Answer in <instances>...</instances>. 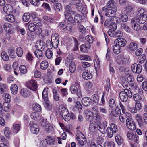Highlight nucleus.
Returning a JSON list of instances; mask_svg holds the SVG:
<instances>
[{
  "mask_svg": "<svg viewBox=\"0 0 147 147\" xmlns=\"http://www.w3.org/2000/svg\"><path fill=\"white\" fill-rule=\"evenodd\" d=\"M83 2L76 3L75 6L77 10L79 11H82L84 8L86 9V5H83Z\"/></svg>",
  "mask_w": 147,
  "mask_h": 147,
  "instance_id": "a211bd4d",
  "label": "nucleus"
},
{
  "mask_svg": "<svg viewBox=\"0 0 147 147\" xmlns=\"http://www.w3.org/2000/svg\"><path fill=\"white\" fill-rule=\"evenodd\" d=\"M104 25L107 26L109 29L115 30L117 28V25L114 21V19L111 18L107 20L105 22Z\"/></svg>",
  "mask_w": 147,
  "mask_h": 147,
  "instance_id": "423d86ee",
  "label": "nucleus"
},
{
  "mask_svg": "<svg viewBox=\"0 0 147 147\" xmlns=\"http://www.w3.org/2000/svg\"><path fill=\"white\" fill-rule=\"evenodd\" d=\"M10 90L12 94H16L18 91L17 85L15 84L11 85L10 87Z\"/></svg>",
  "mask_w": 147,
  "mask_h": 147,
  "instance_id": "7c9ffc66",
  "label": "nucleus"
},
{
  "mask_svg": "<svg viewBox=\"0 0 147 147\" xmlns=\"http://www.w3.org/2000/svg\"><path fill=\"white\" fill-rule=\"evenodd\" d=\"M26 85L28 88L33 91H36L38 88L37 82L34 80L27 81L26 83Z\"/></svg>",
  "mask_w": 147,
  "mask_h": 147,
  "instance_id": "1a4fd4ad",
  "label": "nucleus"
},
{
  "mask_svg": "<svg viewBox=\"0 0 147 147\" xmlns=\"http://www.w3.org/2000/svg\"><path fill=\"white\" fill-rule=\"evenodd\" d=\"M119 18L121 21L124 22H126L128 19L127 16L125 14H122L120 15Z\"/></svg>",
  "mask_w": 147,
  "mask_h": 147,
  "instance_id": "680f3d73",
  "label": "nucleus"
},
{
  "mask_svg": "<svg viewBox=\"0 0 147 147\" xmlns=\"http://www.w3.org/2000/svg\"><path fill=\"white\" fill-rule=\"evenodd\" d=\"M48 66V63L47 61L45 60L41 63L40 65V68L43 70H46Z\"/></svg>",
  "mask_w": 147,
  "mask_h": 147,
  "instance_id": "e433bc0d",
  "label": "nucleus"
},
{
  "mask_svg": "<svg viewBox=\"0 0 147 147\" xmlns=\"http://www.w3.org/2000/svg\"><path fill=\"white\" fill-rule=\"evenodd\" d=\"M107 7L108 9H113L115 8L117 9V7L115 5V1L114 0H110L108 1L107 3Z\"/></svg>",
  "mask_w": 147,
  "mask_h": 147,
  "instance_id": "393cba45",
  "label": "nucleus"
},
{
  "mask_svg": "<svg viewBox=\"0 0 147 147\" xmlns=\"http://www.w3.org/2000/svg\"><path fill=\"white\" fill-rule=\"evenodd\" d=\"M77 140L78 144L81 146L84 145L86 143V139L85 137L82 138H80Z\"/></svg>",
  "mask_w": 147,
  "mask_h": 147,
  "instance_id": "6e6d98bb",
  "label": "nucleus"
},
{
  "mask_svg": "<svg viewBox=\"0 0 147 147\" xmlns=\"http://www.w3.org/2000/svg\"><path fill=\"white\" fill-rule=\"evenodd\" d=\"M79 58L80 60H85L87 61L91 60V59L89 56L86 55H81L79 56Z\"/></svg>",
  "mask_w": 147,
  "mask_h": 147,
  "instance_id": "5fc2aeb1",
  "label": "nucleus"
},
{
  "mask_svg": "<svg viewBox=\"0 0 147 147\" xmlns=\"http://www.w3.org/2000/svg\"><path fill=\"white\" fill-rule=\"evenodd\" d=\"M91 99L88 97H85L83 98L82 100V105L85 106H88L90 104Z\"/></svg>",
  "mask_w": 147,
  "mask_h": 147,
  "instance_id": "5701e85b",
  "label": "nucleus"
},
{
  "mask_svg": "<svg viewBox=\"0 0 147 147\" xmlns=\"http://www.w3.org/2000/svg\"><path fill=\"white\" fill-rule=\"evenodd\" d=\"M44 106L48 110L51 109L52 108L51 104L49 101L48 100L47 101H45Z\"/></svg>",
  "mask_w": 147,
  "mask_h": 147,
  "instance_id": "338daca9",
  "label": "nucleus"
},
{
  "mask_svg": "<svg viewBox=\"0 0 147 147\" xmlns=\"http://www.w3.org/2000/svg\"><path fill=\"white\" fill-rule=\"evenodd\" d=\"M55 139L53 137L49 136H47V138L45 140L41 142L42 146H45L47 144L50 146H51L54 144Z\"/></svg>",
  "mask_w": 147,
  "mask_h": 147,
  "instance_id": "9b49d317",
  "label": "nucleus"
},
{
  "mask_svg": "<svg viewBox=\"0 0 147 147\" xmlns=\"http://www.w3.org/2000/svg\"><path fill=\"white\" fill-rule=\"evenodd\" d=\"M52 92L54 100L56 101H59L60 100V96L56 88H54L53 89Z\"/></svg>",
  "mask_w": 147,
  "mask_h": 147,
  "instance_id": "6ab92c4d",
  "label": "nucleus"
},
{
  "mask_svg": "<svg viewBox=\"0 0 147 147\" xmlns=\"http://www.w3.org/2000/svg\"><path fill=\"white\" fill-rule=\"evenodd\" d=\"M7 87L6 84L3 83H0V92L1 94L6 92L7 91Z\"/></svg>",
  "mask_w": 147,
  "mask_h": 147,
  "instance_id": "c85d7f7f",
  "label": "nucleus"
},
{
  "mask_svg": "<svg viewBox=\"0 0 147 147\" xmlns=\"http://www.w3.org/2000/svg\"><path fill=\"white\" fill-rule=\"evenodd\" d=\"M49 49L46 51L45 55L46 57L49 59H50L53 56V53L52 50H51V48L48 47Z\"/></svg>",
  "mask_w": 147,
  "mask_h": 147,
  "instance_id": "58836bf2",
  "label": "nucleus"
},
{
  "mask_svg": "<svg viewBox=\"0 0 147 147\" xmlns=\"http://www.w3.org/2000/svg\"><path fill=\"white\" fill-rule=\"evenodd\" d=\"M33 24L37 26H42V24L41 21L38 18H33Z\"/></svg>",
  "mask_w": 147,
  "mask_h": 147,
  "instance_id": "37998d69",
  "label": "nucleus"
},
{
  "mask_svg": "<svg viewBox=\"0 0 147 147\" xmlns=\"http://www.w3.org/2000/svg\"><path fill=\"white\" fill-rule=\"evenodd\" d=\"M102 10L106 16L109 17H112L115 16L117 9L115 8H114V9H108L106 7H103Z\"/></svg>",
  "mask_w": 147,
  "mask_h": 147,
  "instance_id": "39448f33",
  "label": "nucleus"
},
{
  "mask_svg": "<svg viewBox=\"0 0 147 147\" xmlns=\"http://www.w3.org/2000/svg\"><path fill=\"white\" fill-rule=\"evenodd\" d=\"M100 107L99 108V109L100 110V111L101 113H102V114H103L105 116L102 119H104L105 117V115H104V114H106L107 113L108 111L107 109V108L106 107L104 106H99ZM99 113L101 114L99 112Z\"/></svg>",
  "mask_w": 147,
  "mask_h": 147,
  "instance_id": "f704fd0d",
  "label": "nucleus"
},
{
  "mask_svg": "<svg viewBox=\"0 0 147 147\" xmlns=\"http://www.w3.org/2000/svg\"><path fill=\"white\" fill-rule=\"evenodd\" d=\"M126 115L127 117L126 120V125L127 127L131 130H134L136 127V125L134 122L132 117L130 116L129 113H126Z\"/></svg>",
  "mask_w": 147,
  "mask_h": 147,
  "instance_id": "20e7f679",
  "label": "nucleus"
},
{
  "mask_svg": "<svg viewBox=\"0 0 147 147\" xmlns=\"http://www.w3.org/2000/svg\"><path fill=\"white\" fill-rule=\"evenodd\" d=\"M104 147H115L114 142L112 141H110L105 142L104 144Z\"/></svg>",
  "mask_w": 147,
  "mask_h": 147,
  "instance_id": "69168bd1",
  "label": "nucleus"
},
{
  "mask_svg": "<svg viewBox=\"0 0 147 147\" xmlns=\"http://www.w3.org/2000/svg\"><path fill=\"white\" fill-rule=\"evenodd\" d=\"M119 95L121 100L123 102L127 100L128 97L131 98L132 96L131 92L127 89H124L123 91L120 92Z\"/></svg>",
  "mask_w": 147,
  "mask_h": 147,
  "instance_id": "7ed1b4c3",
  "label": "nucleus"
},
{
  "mask_svg": "<svg viewBox=\"0 0 147 147\" xmlns=\"http://www.w3.org/2000/svg\"><path fill=\"white\" fill-rule=\"evenodd\" d=\"M128 49L130 51H134L137 48V45L136 43H131L128 46Z\"/></svg>",
  "mask_w": 147,
  "mask_h": 147,
  "instance_id": "a18cd8bd",
  "label": "nucleus"
},
{
  "mask_svg": "<svg viewBox=\"0 0 147 147\" xmlns=\"http://www.w3.org/2000/svg\"><path fill=\"white\" fill-rule=\"evenodd\" d=\"M61 115L63 119L66 121H69L71 119L70 114L68 111L64 112V113Z\"/></svg>",
  "mask_w": 147,
  "mask_h": 147,
  "instance_id": "bb28decb",
  "label": "nucleus"
},
{
  "mask_svg": "<svg viewBox=\"0 0 147 147\" xmlns=\"http://www.w3.org/2000/svg\"><path fill=\"white\" fill-rule=\"evenodd\" d=\"M89 129L90 131L92 133H94L98 130L97 127L93 123L90 124Z\"/></svg>",
  "mask_w": 147,
  "mask_h": 147,
  "instance_id": "864d4df0",
  "label": "nucleus"
},
{
  "mask_svg": "<svg viewBox=\"0 0 147 147\" xmlns=\"http://www.w3.org/2000/svg\"><path fill=\"white\" fill-rule=\"evenodd\" d=\"M78 31L81 34H84L86 32V29L84 27L82 24L80 23H78Z\"/></svg>",
  "mask_w": 147,
  "mask_h": 147,
  "instance_id": "c03bdc74",
  "label": "nucleus"
},
{
  "mask_svg": "<svg viewBox=\"0 0 147 147\" xmlns=\"http://www.w3.org/2000/svg\"><path fill=\"white\" fill-rule=\"evenodd\" d=\"M29 126L30 127V130L34 134H37L39 131L38 125L34 123L33 121H30Z\"/></svg>",
  "mask_w": 147,
  "mask_h": 147,
  "instance_id": "ddd939ff",
  "label": "nucleus"
},
{
  "mask_svg": "<svg viewBox=\"0 0 147 147\" xmlns=\"http://www.w3.org/2000/svg\"><path fill=\"white\" fill-rule=\"evenodd\" d=\"M45 131L47 133L51 132L53 130V126L50 124H48L45 127Z\"/></svg>",
  "mask_w": 147,
  "mask_h": 147,
  "instance_id": "3c124183",
  "label": "nucleus"
},
{
  "mask_svg": "<svg viewBox=\"0 0 147 147\" xmlns=\"http://www.w3.org/2000/svg\"><path fill=\"white\" fill-rule=\"evenodd\" d=\"M3 28L5 31L11 34L13 33L12 31V26L9 24L7 23H5L3 25Z\"/></svg>",
  "mask_w": 147,
  "mask_h": 147,
  "instance_id": "aec40b11",
  "label": "nucleus"
},
{
  "mask_svg": "<svg viewBox=\"0 0 147 147\" xmlns=\"http://www.w3.org/2000/svg\"><path fill=\"white\" fill-rule=\"evenodd\" d=\"M4 134L7 138H9L11 135L10 130L8 127H6L4 129Z\"/></svg>",
  "mask_w": 147,
  "mask_h": 147,
  "instance_id": "774afa93",
  "label": "nucleus"
},
{
  "mask_svg": "<svg viewBox=\"0 0 147 147\" xmlns=\"http://www.w3.org/2000/svg\"><path fill=\"white\" fill-rule=\"evenodd\" d=\"M115 30L109 29L108 31V34L109 36L111 37L116 38L122 36L123 33L120 31H115Z\"/></svg>",
  "mask_w": 147,
  "mask_h": 147,
  "instance_id": "9d476101",
  "label": "nucleus"
},
{
  "mask_svg": "<svg viewBox=\"0 0 147 147\" xmlns=\"http://www.w3.org/2000/svg\"><path fill=\"white\" fill-rule=\"evenodd\" d=\"M83 133L80 131L78 130L76 132V140L85 137Z\"/></svg>",
  "mask_w": 147,
  "mask_h": 147,
  "instance_id": "49530a36",
  "label": "nucleus"
},
{
  "mask_svg": "<svg viewBox=\"0 0 147 147\" xmlns=\"http://www.w3.org/2000/svg\"><path fill=\"white\" fill-rule=\"evenodd\" d=\"M0 147H8L9 142L6 140L4 137L3 136L0 137Z\"/></svg>",
  "mask_w": 147,
  "mask_h": 147,
  "instance_id": "f3484780",
  "label": "nucleus"
},
{
  "mask_svg": "<svg viewBox=\"0 0 147 147\" xmlns=\"http://www.w3.org/2000/svg\"><path fill=\"white\" fill-rule=\"evenodd\" d=\"M5 20L6 21L11 23L14 22L15 20L14 16L13 15L10 14L6 15Z\"/></svg>",
  "mask_w": 147,
  "mask_h": 147,
  "instance_id": "c9c22d12",
  "label": "nucleus"
},
{
  "mask_svg": "<svg viewBox=\"0 0 147 147\" xmlns=\"http://www.w3.org/2000/svg\"><path fill=\"white\" fill-rule=\"evenodd\" d=\"M34 54L39 59H41L43 55V53L39 49L36 50L34 52Z\"/></svg>",
  "mask_w": 147,
  "mask_h": 147,
  "instance_id": "a878e982",
  "label": "nucleus"
},
{
  "mask_svg": "<svg viewBox=\"0 0 147 147\" xmlns=\"http://www.w3.org/2000/svg\"><path fill=\"white\" fill-rule=\"evenodd\" d=\"M2 98L6 102H10V96L8 94L4 93L2 96Z\"/></svg>",
  "mask_w": 147,
  "mask_h": 147,
  "instance_id": "0e129e2a",
  "label": "nucleus"
},
{
  "mask_svg": "<svg viewBox=\"0 0 147 147\" xmlns=\"http://www.w3.org/2000/svg\"><path fill=\"white\" fill-rule=\"evenodd\" d=\"M146 57L145 55H142L140 56L138 59V61L139 63L142 64L146 60Z\"/></svg>",
  "mask_w": 147,
  "mask_h": 147,
  "instance_id": "e2e57ef3",
  "label": "nucleus"
},
{
  "mask_svg": "<svg viewBox=\"0 0 147 147\" xmlns=\"http://www.w3.org/2000/svg\"><path fill=\"white\" fill-rule=\"evenodd\" d=\"M82 76L84 79L87 80L91 78H92V75L90 72L85 71L83 73Z\"/></svg>",
  "mask_w": 147,
  "mask_h": 147,
  "instance_id": "cd10ccee",
  "label": "nucleus"
},
{
  "mask_svg": "<svg viewBox=\"0 0 147 147\" xmlns=\"http://www.w3.org/2000/svg\"><path fill=\"white\" fill-rule=\"evenodd\" d=\"M30 116L32 119L36 121H38L41 119V117L40 115L36 112L32 113Z\"/></svg>",
  "mask_w": 147,
  "mask_h": 147,
  "instance_id": "412c9836",
  "label": "nucleus"
},
{
  "mask_svg": "<svg viewBox=\"0 0 147 147\" xmlns=\"http://www.w3.org/2000/svg\"><path fill=\"white\" fill-rule=\"evenodd\" d=\"M115 42H117V45L121 47H125L127 43V41L125 39L122 38L116 39L115 40Z\"/></svg>",
  "mask_w": 147,
  "mask_h": 147,
  "instance_id": "dca6fc26",
  "label": "nucleus"
},
{
  "mask_svg": "<svg viewBox=\"0 0 147 147\" xmlns=\"http://www.w3.org/2000/svg\"><path fill=\"white\" fill-rule=\"evenodd\" d=\"M3 10L7 14L11 13L13 12V9L12 7L9 4H6L3 7Z\"/></svg>",
  "mask_w": 147,
  "mask_h": 147,
  "instance_id": "2eb2a0df",
  "label": "nucleus"
},
{
  "mask_svg": "<svg viewBox=\"0 0 147 147\" xmlns=\"http://www.w3.org/2000/svg\"><path fill=\"white\" fill-rule=\"evenodd\" d=\"M48 88H45L44 89L42 93V97L45 101H47L48 100Z\"/></svg>",
  "mask_w": 147,
  "mask_h": 147,
  "instance_id": "72a5a7b5",
  "label": "nucleus"
},
{
  "mask_svg": "<svg viewBox=\"0 0 147 147\" xmlns=\"http://www.w3.org/2000/svg\"><path fill=\"white\" fill-rule=\"evenodd\" d=\"M20 93L22 96L25 97H28L30 95V93L28 90L24 88L21 89Z\"/></svg>",
  "mask_w": 147,
  "mask_h": 147,
  "instance_id": "2f4dec72",
  "label": "nucleus"
},
{
  "mask_svg": "<svg viewBox=\"0 0 147 147\" xmlns=\"http://www.w3.org/2000/svg\"><path fill=\"white\" fill-rule=\"evenodd\" d=\"M65 9L66 12L71 15H74L76 14V13L74 11V9L72 7H70L69 5L66 6Z\"/></svg>",
  "mask_w": 147,
  "mask_h": 147,
  "instance_id": "b1692460",
  "label": "nucleus"
},
{
  "mask_svg": "<svg viewBox=\"0 0 147 147\" xmlns=\"http://www.w3.org/2000/svg\"><path fill=\"white\" fill-rule=\"evenodd\" d=\"M133 98L136 102H140L141 100L143 102H145L146 101V100L144 99L142 100L141 96L137 93L133 95Z\"/></svg>",
  "mask_w": 147,
  "mask_h": 147,
  "instance_id": "c756f323",
  "label": "nucleus"
},
{
  "mask_svg": "<svg viewBox=\"0 0 147 147\" xmlns=\"http://www.w3.org/2000/svg\"><path fill=\"white\" fill-rule=\"evenodd\" d=\"M121 29H124L126 32L130 33L131 32L130 28L125 23L122 24L121 25Z\"/></svg>",
  "mask_w": 147,
  "mask_h": 147,
  "instance_id": "de8ad7c7",
  "label": "nucleus"
},
{
  "mask_svg": "<svg viewBox=\"0 0 147 147\" xmlns=\"http://www.w3.org/2000/svg\"><path fill=\"white\" fill-rule=\"evenodd\" d=\"M105 87L107 92H109L111 88V86L110 85V80L109 78H107L106 80Z\"/></svg>",
  "mask_w": 147,
  "mask_h": 147,
  "instance_id": "13d9d810",
  "label": "nucleus"
},
{
  "mask_svg": "<svg viewBox=\"0 0 147 147\" xmlns=\"http://www.w3.org/2000/svg\"><path fill=\"white\" fill-rule=\"evenodd\" d=\"M135 118L140 126L142 125L143 123L142 117L140 115L136 114L135 115Z\"/></svg>",
  "mask_w": 147,
  "mask_h": 147,
  "instance_id": "79ce46f5",
  "label": "nucleus"
},
{
  "mask_svg": "<svg viewBox=\"0 0 147 147\" xmlns=\"http://www.w3.org/2000/svg\"><path fill=\"white\" fill-rule=\"evenodd\" d=\"M132 71L134 73H140L142 71V67L141 65L136 63L133 64L131 66Z\"/></svg>",
  "mask_w": 147,
  "mask_h": 147,
  "instance_id": "4468645a",
  "label": "nucleus"
},
{
  "mask_svg": "<svg viewBox=\"0 0 147 147\" xmlns=\"http://www.w3.org/2000/svg\"><path fill=\"white\" fill-rule=\"evenodd\" d=\"M54 9L57 12H59L62 9V6L60 3H57L53 5Z\"/></svg>",
  "mask_w": 147,
  "mask_h": 147,
  "instance_id": "ea45409f",
  "label": "nucleus"
},
{
  "mask_svg": "<svg viewBox=\"0 0 147 147\" xmlns=\"http://www.w3.org/2000/svg\"><path fill=\"white\" fill-rule=\"evenodd\" d=\"M121 47L116 44L113 46V52L115 54H118L121 51Z\"/></svg>",
  "mask_w": 147,
  "mask_h": 147,
  "instance_id": "473e14b6",
  "label": "nucleus"
},
{
  "mask_svg": "<svg viewBox=\"0 0 147 147\" xmlns=\"http://www.w3.org/2000/svg\"><path fill=\"white\" fill-rule=\"evenodd\" d=\"M69 70L71 73L74 72L76 70V66L74 62H71L69 66Z\"/></svg>",
  "mask_w": 147,
  "mask_h": 147,
  "instance_id": "09e8293b",
  "label": "nucleus"
},
{
  "mask_svg": "<svg viewBox=\"0 0 147 147\" xmlns=\"http://www.w3.org/2000/svg\"><path fill=\"white\" fill-rule=\"evenodd\" d=\"M16 54L19 57H21L23 53V51L22 49L20 47H18L16 50Z\"/></svg>",
  "mask_w": 147,
  "mask_h": 147,
  "instance_id": "603ef678",
  "label": "nucleus"
},
{
  "mask_svg": "<svg viewBox=\"0 0 147 147\" xmlns=\"http://www.w3.org/2000/svg\"><path fill=\"white\" fill-rule=\"evenodd\" d=\"M92 105L94 106L92 108V113L94 119L99 122L100 120L103 118L105 116L99 113L97 107L96 106L99 100L98 95L96 94H94L92 96Z\"/></svg>",
  "mask_w": 147,
  "mask_h": 147,
  "instance_id": "f257e3e1",
  "label": "nucleus"
},
{
  "mask_svg": "<svg viewBox=\"0 0 147 147\" xmlns=\"http://www.w3.org/2000/svg\"><path fill=\"white\" fill-rule=\"evenodd\" d=\"M147 20L146 15L144 14L140 16H138L136 17L133 18L131 20V23L137 22L140 24L144 23Z\"/></svg>",
  "mask_w": 147,
  "mask_h": 147,
  "instance_id": "0eeeda50",
  "label": "nucleus"
},
{
  "mask_svg": "<svg viewBox=\"0 0 147 147\" xmlns=\"http://www.w3.org/2000/svg\"><path fill=\"white\" fill-rule=\"evenodd\" d=\"M76 85L78 87H77L74 85H71L70 88V90L72 94H74L76 92V94L79 97L82 96V93L80 85L78 83H76Z\"/></svg>",
  "mask_w": 147,
  "mask_h": 147,
  "instance_id": "6e6552de",
  "label": "nucleus"
},
{
  "mask_svg": "<svg viewBox=\"0 0 147 147\" xmlns=\"http://www.w3.org/2000/svg\"><path fill=\"white\" fill-rule=\"evenodd\" d=\"M59 35L57 34H52L51 38V42L49 40L46 42L47 46L50 47L51 49L53 47L54 48H57L59 42Z\"/></svg>",
  "mask_w": 147,
  "mask_h": 147,
  "instance_id": "f03ea898",
  "label": "nucleus"
},
{
  "mask_svg": "<svg viewBox=\"0 0 147 147\" xmlns=\"http://www.w3.org/2000/svg\"><path fill=\"white\" fill-rule=\"evenodd\" d=\"M19 68L20 71L22 74H25L27 73V69L25 65H21L20 66Z\"/></svg>",
  "mask_w": 147,
  "mask_h": 147,
  "instance_id": "052dcab7",
  "label": "nucleus"
},
{
  "mask_svg": "<svg viewBox=\"0 0 147 147\" xmlns=\"http://www.w3.org/2000/svg\"><path fill=\"white\" fill-rule=\"evenodd\" d=\"M115 140L117 144L121 145L123 142V139L119 135H117L115 137Z\"/></svg>",
  "mask_w": 147,
  "mask_h": 147,
  "instance_id": "4d7b16f0",
  "label": "nucleus"
},
{
  "mask_svg": "<svg viewBox=\"0 0 147 147\" xmlns=\"http://www.w3.org/2000/svg\"><path fill=\"white\" fill-rule=\"evenodd\" d=\"M20 125L18 124H14L13 126V133H17L20 130Z\"/></svg>",
  "mask_w": 147,
  "mask_h": 147,
  "instance_id": "4c0bfd02",
  "label": "nucleus"
},
{
  "mask_svg": "<svg viewBox=\"0 0 147 147\" xmlns=\"http://www.w3.org/2000/svg\"><path fill=\"white\" fill-rule=\"evenodd\" d=\"M43 18L46 21L51 23H53L54 21V19L50 16L45 15L43 16Z\"/></svg>",
  "mask_w": 147,
  "mask_h": 147,
  "instance_id": "8fccbe9b",
  "label": "nucleus"
},
{
  "mask_svg": "<svg viewBox=\"0 0 147 147\" xmlns=\"http://www.w3.org/2000/svg\"><path fill=\"white\" fill-rule=\"evenodd\" d=\"M95 122H96L98 125L97 129L102 133H103L105 131V129L107 126V123L106 121H104L103 123H100V120L102 119H101L99 122L97 121L95 119Z\"/></svg>",
  "mask_w": 147,
  "mask_h": 147,
  "instance_id": "f8f14e48",
  "label": "nucleus"
},
{
  "mask_svg": "<svg viewBox=\"0 0 147 147\" xmlns=\"http://www.w3.org/2000/svg\"><path fill=\"white\" fill-rule=\"evenodd\" d=\"M66 13L65 12L64 13V15L66 18L65 20V23H72L73 21V18L71 16H69V18H68V16Z\"/></svg>",
  "mask_w": 147,
  "mask_h": 147,
  "instance_id": "bf43d9fd",
  "label": "nucleus"
},
{
  "mask_svg": "<svg viewBox=\"0 0 147 147\" xmlns=\"http://www.w3.org/2000/svg\"><path fill=\"white\" fill-rule=\"evenodd\" d=\"M33 109L36 112H40L42 110L41 106L37 103L34 104L33 105Z\"/></svg>",
  "mask_w": 147,
  "mask_h": 147,
  "instance_id": "a19ab883",
  "label": "nucleus"
},
{
  "mask_svg": "<svg viewBox=\"0 0 147 147\" xmlns=\"http://www.w3.org/2000/svg\"><path fill=\"white\" fill-rule=\"evenodd\" d=\"M90 45L88 43L82 44L80 47V51L83 53L86 52L87 50L90 48Z\"/></svg>",
  "mask_w": 147,
  "mask_h": 147,
  "instance_id": "4be33fe9",
  "label": "nucleus"
}]
</instances>
